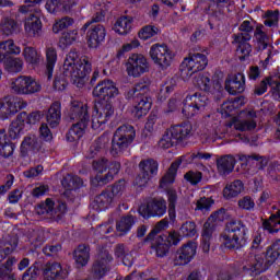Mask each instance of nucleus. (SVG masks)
Segmentation results:
<instances>
[{
  "label": "nucleus",
  "instance_id": "nucleus-1",
  "mask_svg": "<svg viewBox=\"0 0 280 280\" xmlns=\"http://www.w3.org/2000/svg\"><path fill=\"white\" fill-rule=\"evenodd\" d=\"M93 97H104V101H97L94 104L92 113V129L95 132H102L108 119L115 115V107H113V100L119 96V89L117 83L113 80H103L96 84L92 91Z\"/></svg>",
  "mask_w": 280,
  "mask_h": 280
},
{
  "label": "nucleus",
  "instance_id": "nucleus-2",
  "mask_svg": "<svg viewBox=\"0 0 280 280\" xmlns=\"http://www.w3.org/2000/svg\"><path fill=\"white\" fill-rule=\"evenodd\" d=\"M90 73L91 61L89 57L81 56L75 50H70L63 62V75L70 78L75 86L82 89L86 84Z\"/></svg>",
  "mask_w": 280,
  "mask_h": 280
},
{
  "label": "nucleus",
  "instance_id": "nucleus-3",
  "mask_svg": "<svg viewBox=\"0 0 280 280\" xmlns=\"http://www.w3.org/2000/svg\"><path fill=\"white\" fill-rule=\"evenodd\" d=\"M280 255V240L276 241L268 249L267 254H255V256L250 257L246 265L244 266V270L252 272V275H259L261 272H266L268 267L271 264H275L277 259H279Z\"/></svg>",
  "mask_w": 280,
  "mask_h": 280
},
{
  "label": "nucleus",
  "instance_id": "nucleus-4",
  "mask_svg": "<svg viewBox=\"0 0 280 280\" xmlns=\"http://www.w3.org/2000/svg\"><path fill=\"white\" fill-rule=\"evenodd\" d=\"M70 118L79 121L73 125L67 133V141L73 143V141H80V139L84 137L86 121H89V107L84 103L78 101L72 102L70 107Z\"/></svg>",
  "mask_w": 280,
  "mask_h": 280
},
{
  "label": "nucleus",
  "instance_id": "nucleus-5",
  "mask_svg": "<svg viewBox=\"0 0 280 280\" xmlns=\"http://www.w3.org/2000/svg\"><path fill=\"white\" fill-rule=\"evenodd\" d=\"M196 223L186 222L179 229V234L172 232L168 235L159 236L158 242H155V250L158 257H165L170 246H176L180 242V237H194L196 235Z\"/></svg>",
  "mask_w": 280,
  "mask_h": 280
},
{
  "label": "nucleus",
  "instance_id": "nucleus-6",
  "mask_svg": "<svg viewBox=\"0 0 280 280\" xmlns=\"http://www.w3.org/2000/svg\"><path fill=\"white\" fill-rule=\"evenodd\" d=\"M9 89L15 95H36L43 91V84L32 75H20L10 80Z\"/></svg>",
  "mask_w": 280,
  "mask_h": 280
},
{
  "label": "nucleus",
  "instance_id": "nucleus-7",
  "mask_svg": "<svg viewBox=\"0 0 280 280\" xmlns=\"http://www.w3.org/2000/svg\"><path fill=\"white\" fill-rule=\"evenodd\" d=\"M246 225L242 221H230L222 235L225 248H240L246 238Z\"/></svg>",
  "mask_w": 280,
  "mask_h": 280
},
{
  "label": "nucleus",
  "instance_id": "nucleus-8",
  "mask_svg": "<svg viewBox=\"0 0 280 280\" xmlns=\"http://www.w3.org/2000/svg\"><path fill=\"white\" fill-rule=\"evenodd\" d=\"M121 165L117 162L108 164L106 159L95 160L93 162V170L97 173L96 177L92 179V185H106L109 180H113L114 176L119 174Z\"/></svg>",
  "mask_w": 280,
  "mask_h": 280
},
{
  "label": "nucleus",
  "instance_id": "nucleus-9",
  "mask_svg": "<svg viewBox=\"0 0 280 280\" xmlns=\"http://www.w3.org/2000/svg\"><path fill=\"white\" fill-rule=\"evenodd\" d=\"M149 56L153 65L162 71H165V69L172 67V62H174V58H176V52L165 44H153L150 47Z\"/></svg>",
  "mask_w": 280,
  "mask_h": 280
},
{
  "label": "nucleus",
  "instance_id": "nucleus-10",
  "mask_svg": "<svg viewBox=\"0 0 280 280\" xmlns=\"http://www.w3.org/2000/svg\"><path fill=\"white\" fill-rule=\"evenodd\" d=\"M207 106H209V97L202 92H196L186 96L182 113L185 117H195L205 113Z\"/></svg>",
  "mask_w": 280,
  "mask_h": 280
},
{
  "label": "nucleus",
  "instance_id": "nucleus-11",
  "mask_svg": "<svg viewBox=\"0 0 280 280\" xmlns=\"http://www.w3.org/2000/svg\"><path fill=\"white\" fill-rule=\"evenodd\" d=\"M135 137L133 126L125 125L119 127L112 141V154H121L135 141Z\"/></svg>",
  "mask_w": 280,
  "mask_h": 280
},
{
  "label": "nucleus",
  "instance_id": "nucleus-12",
  "mask_svg": "<svg viewBox=\"0 0 280 280\" xmlns=\"http://www.w3.org/2000/svg\"><path fill=\"white\" fill-rule=\"evenodd\" d=\"M207 65V56L202 54H195L185 58L180 66L182 78L189 80L191 75H195L198 71H202Z\"/></svg>",
  "mask_w": 280,
  "mask_h": 280
},
{
  "label": "nucleus",
  "instance_id": "nucleus-13",
  "mask_svg": "<svg viewBox=\"0 0 280 280\" xmlns=\"http://www.w3.org/2000/svg\"><path fill=\"white\" fill-rule=\"evenodd\" d=\"M125 69L129 78H141L143 73L150 71L148 58L142 54H132L125 63Z\"/></svg>",
  "mask_w": 280,
  "mask_h": 280
},
{
  "label": "nucleus",
  "instance_id": "nucleus-14",
  "mask_svg": "<svg viewBox=\"0 0 280 280\" xmlns=\"http://www.w3.org/2000/svg\"><path fill=\"white\" fill-rule=\"evenodd\" d=\"M256 117L257 114L254 110L241 112L226 124V128H233L234 126L235 130H240L241 132L255 130L257 128Z\"/></svg>",
  "mask_w": 280,
  "mask_h": 280
},
{
  "label": "nucleus",
  "instance_id": "nucleus-15",
  "mask_svg": "<svg viewBox=\"0 0 280 280\" xmlns=\"http://www.w3.org/2000/svg\"><path fill=\"white\" fill-rule=\"evenodd\" d=\"M42 275L44 280H65L69 279L71 269L69 267H63L58 261H48L43 266Z\"/></svg>",
  "mask_w": 280,
  "mask_h": 280
},
{
  "label": "nucleus",
  "instance_id": "nucleus-16",
  "mask_svg": "<svg viewBox=\"0 0 280 280\" xmlns=\"http://www.w3.org/2000/svg\"><path fill=\"white\" fill-rule=\"evenodd\" d=\"M139 213L142 218H163L167 213V201L163 198L152 199L147 206L139 208Z\"/></svg>",
  "mask_w": 280,
  "mask_h": 280
},
{
  "label": "nucleus",
  "instance_id": "nucleus-17",
  "mask_svg": "<svg viewBox=\"0 0 280 280\" xmlns=\"http://www.w3.org/2000/svg\"><path fill=\"white\" fill-rule=\"evenodd\" d=\"M139 167L141 174L136 178L135 185L138 187H145L152 176L159 173V163L154 160H144L140 162Z\"/></svg>",
  "mask_w": 280,
  "mask_h": 280
},
{
  "label": "nucleus",
  "instance_id": "nucleus-18",
  "mask_svg": "<svg viewBox=\"0 0 280 280\" xmlns=\"http://www.w3.org/2000/svg\"><path fill=\"white\" fill-rule=\"evenodd\" d=\"M88 47L91 49H97L104 40H106V26L102 24L93 25L88 31Z\"/></svg>",
  "mask_w": 280,
  "mask_h": 280
},
{
  "label": "nucleus",
  "instance_id": "nucleus-19",
  "mask_svg": "<svg viewBox=\"0 0 280 280\" xmlns=\"http://www.w3.org/2000/svg\"><path fill=\"white\" fill-rule=\"evenodd\" d=\"M198 245L196 243L190 242L184 245L176 254L174 258L175 266H187L194 257H196V250Z\"/></svg>",
  "mask_w": 280,
  "mask_h": 280
},
{
  "label": "nucleus",
  "instance_id": "nucleus-20",
  "mask_svg": "<svg viewBox=\"0 0 280 280\" xmlns=\"http://www.w3.org/2000/svg\"><path fill=\"white\" fill-rule=\"evenodd\" d=\"M24 32L32 38H38L43 34V22H40V11L32 14L24 21Z\"/></svg>",
  "mask_w": 280,
  "mask_h": 280
},
{
  "label": "nucleus",
  "instance_id": "nucleus-21",
  "mask_svg": "<svg viewBox=\"0 0 280 280\" xmlns=\"http://www.w3.org/2000/svg\"><path fill=\"white\" fill-rule=\"evenodd\" d=\"M246 89V77L242 73L229 75L225 80V91L230 95H237V93H244Z\"/></svg>",
  "mask_w": 280,
  "mask_h": 280
},
{
  "label": "nucleus",
  "instance_id": "nucleus-22",
  "mask_svg": "<svg viewBox=\"0 0 280 280\" xmlns=\"http://www.w3.org/2000/svg\"><path fill=\"white\" fill-rule=\"evenodd\" d=\"M248 40H250V34L234 35L233 44L237 46L236 55L240 60H246L250 56L252 48Z\"/></svg>",
  "mask_w": 280,
  "mask_h": 280
},
{
  "label": "nucleus",
  "instance_id": "nucleus-23",
  "mask_svg": "<svg viewBox=\"0 0 280 280\" xmlns=\"http://www.w3.org/2000/svg\"><path fill=\"white\" fill-rule=\"evenodd\" d=\"M19 110H21V105L14 97L8 96L0 101V119H10Z\"/></svg>",
  "mask_w": 280,
  "mask_h": 280
},
{
  "label": "nucleus",
  "instance_id": "nucleus-24",
  "mask_svg": "<svg viewBox=\"0 0 280 280\" xmlns=\"http://www.w3.org/2000/svg\"><path fill=\"white\" fill-rule=\"evenodd\" d=\"M205 121H207L209 141H217V139L224 137V131L220 128V118H218V115H208Z\"/></svg>",
  "mask_w": 280,
  "mask_h": 280
},
{
  "label": "nucleus",
  "instance_id": "nucleus-25",
  "mask_svg": "<svg viewBox=\"0 0 280 280\" xmlns=\"http://www.w3.org/2000/svg\"><path fill=\"white\" fill-rule=\"evenodd\" d=\"M110 261H113V257L108 255V250H104L98 255L93 266V272L97 279H102V277L108 272V264H110Z\"/></svg>",
  "mask_w": 280,
  "mask_h": 280
},
{
  "label": "nucleus",
  "instance_id": "nucleus-26",
  "mask_svg": "<svg viewBox=\"0 0 280 280\" xmlns=\"http://www.w3.org/2000/svg\"><path fill=\"white\" fill-rule=\"evenodd\" d=\"M133 21L132 16H120L116 20L112 30L115 34H118V36H128V34L132 32Z\"/></svg>",
  "mask_w": 280,
  "mask_h": 280
},
{
  "label": "nucleus",
  "instance_id": "nucleus-27",
  "mask_svg": "<svg viewBox=\"0 0 280 280\" xmlns=\"http://www.w3.org/2000/svg\"><path fill=\"white\" fill-rule=\"evenodd\" d=\"M65 209H67V206L65 203L56 206V202L51 199H46L44 203H40L36 209V213L38 215H45V213L49 215H56L58 211L61 213H65Z\"/></svg>",
  "mask_w": 280,
  "mask_h": 280
},
{
  "label": "nucleus",
  "instance_id": "nucleus-28",
  "mask_svg": "<svg viewBox=\"0 0 280 280\" xmlns=\"http://www.w3.org/2000/svg\"><path fill=\"white\" fill-rule=\"evenodd\" d=\"M224 220H226V211L224 209H220L219 211L212 213L203 225V237H206V240L211 237L214 226L213 222H224Z\"/></svg>",
  "mask_w": 280,
  "mask_h": 280
},
{
  "label": "nucleus",
  "instance_id": "nucleus-29",
  "mask_svg": "<svg viewBox=\"0 0 280 280\" xmlns=\"http://www.w3.org/2000/svg\"><path fill=\"white\" fill-rule=\"evenodd\" d=\"M268 86H271L272 95L276 100H280V81L275 79H267L262 81L258 86L255 89L256 95H264L268 91Z\"/></svg>",
  "mask_w": 280,
  "mask_h": 280
},
{
  "label": "nucleus",
  "instance_id": "nucleus-30",
  "mask_svg": "<svg viewBox=\"0 0 280 280\" xmlns=\"http://www.w3.org/2000/svg\"><path fill=\"white\" fill-rule=\"evenodd\" d=\"M237 160L233 155H225L217 161V168L221 176H226L235 170V164Z\"/></svg>",
  "mask_w": 280,
  "mask_h": 280
},
{
  "label": "nucleus",
  "instance_id": "nucleus-31",
  "mask_svg": "<svg viewBox=\"0 0 280 280\" xmlns=\"http://www.w3.org/2000/svg\"><path fill=\"white\" fill-rule=\"evenodd\" d=\"M0 62L3 63L5 71L9 73H21L23 71V59L19 57H1Z\"/></svg>",
  "mask_w": 280,
  "mask_h": 280
},
{
  "label": "nucleus",
  "instance_id": "nucleus-32",
  "mask_svg": "<svg viewBox=\"0 0 280 280\" xmlns=\"http://www.w3.org/2000/svg\"><path fill=\"white\" fill-rule=\"evenodd\" d=\"M22 56L28 67L36 68L43 62V56L34 47H25Z\"/></svg>",
  "mask_w": 280,
  "mask_h": 280
},
{
  "label": "nucleus",
  "instance_id": "nucleus-33",
  "mask_svg": "<svg viewBox=\"0 0 280 280\" xmlns=\"http://www.w3.org/2000/svg\"><path fill=\"white\" fill-rule=\"evenodd\" d=\"M21 54V47L14 44V40L8 39L0 43V58H9L12 56H19Z\"/></svg>",
  "mask_w": 280,
  "mask_h": 280
},
{
  "label": "nucleus",
  "instance_id": "nucleus-34",
  "mask_svg": "<svg viewBox=\"0 0 280 280\" xmlns=\"http://www.w3.org/2000/svg\"><path fill=\"white\" fill-rule=\"evenodd\" d=\"M43 115L40 112H33L27 114L26 112H22L18 115L19 121L22 122L23 127L28 130L31 126L34 124H38L40 121Z\"/></svg>",
  "mask_w": 280,
  "mask_h": 280
},
{
  "label": "nucleus",
  "instance_id": "nucleus-35",
  "mask_svg": "<svg viewBox=\"0 0 280 280\" xmlns=\"http://www.w3.org/2000/svg\"><path fill=\"white\" fill-rule=\"evenodd\" d=\"M180 166V160H177L174 162L171 167L168 168L167 173L162 177L160 182L161 189H167L172 183H174L176 178V172L178 167Z\"/></svg>",
  "mask_w": 280,
  "mask_h": 280
},
{
  "label": "nucleus",
  "instance_id": "nucleus-36",
  "mask_svg": "<svg viewBox=\"0 0 280 280\" xmlns=\"http://www.w3.org/2000/svg\"><path fill=\"white\" fill-rule=\"evenodd\" d=\"M14 153V143L5 136V130H0V155L8 159Z\"/></svg>",
  "mask_w": 280,
  "mask_h": 280
},
{
  "label": "nucleus",
  "instance_id": "nucleus-37",
  "mask_svg": "<svg viewBox=\"0 0 280 280\" xmlns=\"http://www.w3.org/2000/svg\"><path fill=\"white\" fill-rule=\"evenodd\" d=\"M174 139L178 141H183V139H187L189 135H191V124L186 122L184 125H176L170 128Z\"/></svg>",
  "mask_w": 280,
  "mask_h": 280
},
{
  "label": "nucleus",
  "instance_id": "nucleus-38",
  "mask_svg": "<svg viewBox=\"0 0 280 280\" xmlns=\"http://www.w3.org/2000/svg\"><path fill=\"white\" fill-rule=\"evenodd\" d=\"M152 108V98L142 97L138 104L131 109L133 116L138 119L143 117V115H148V110Z\"/></svg>",
  "mask_w": 280,
  "mask_h": 280
},
{
  "label": "nucleus",
  "instance_id": "nucleus-39",
  "mask_svg": "<svg viewBox=\"0 0 280 280\" xmlns=\"http://www.w3.org/2000/svg\"><path fill=\"white\" fill-rule=\"evenodd\" d=\"M58 61V52L56 48L48 47L46 49V69H47V77L48 80H51L54 75V68L56 67V62Z\"/></svg>",
  "mask_w": 280,
  "mask_h": 280
},
{
  "label": "nucleus",
  "instance_id": "nucleus-40",
  "mask_svg": "<svg viewBox=\"0 0 280 280\" xmlns=\"http://www.w3.org/2000/svg\"><path fill=\"white\" fill-rule=\"evenodd\" d=\"M242 191H244V183H242V180H234L225 186L223 189V196L230 200V198H236V196H240Z\"/></svg>",
  "mask_w": 280,
  "mask_h": 280
},
{
  "label": "nucleus",
  "instance_id": "nucleus-41",
  "mask_svg": "<svg viewBox=\"0 0 280 280\" xmlns=\"http://www.w3.org/2000/svg\"><path fill=\"white\" fill-rule=\"evenodd\" d=\"M60 117H61L60 103L55 102L48 109V114L46 116L47 124H49V126H51V128H56V126H58V124H60Z\"/></svg>",
  "mask_w": 280,
  "mask_h": 280
},
{
  "label": "nucleus",
  "instance_id": "nucleus-42",
  "mask_svg": "<svg viewBox=\"0 0 280 280\" xmlns=\"http://www.w3.org/2000/svg\"><path fill=\"white\" fill-rule=\"evenodd\" d=\"M90 259V253H89V247L85 245H80L75 250H74V260L75 264L79 268H82L89 264Z\"/></svg>",
  "mask_w": 280,
  "mask_h": 280
},
{
  "label": "nucleus",
  "instance_id": "nucleus-43",
  "mask_svg": "<svg viewBox=\"0 0 280 280\" xmlns=\"http://www.w3.org/2000/svg\"><path fill=\"white\" fill-rule=\"evenodd\" d=\"M115 256L117 259L121 260L124 266L130 268L132 266L135 258L132 257V253H128L126 246L118 245L115 249Z\"/></svg>",
  "mask_w": 280,
  "mask_h": 280
},
{
  "label": "nucleus",
  "instance_id": "nucleus-44",
  "mask_svg": "<svg viewBox=\"0 0 280 280\" xmlns=\"http://www.w3.org/2000/svg\"><path fill=\"white\" fill-rule=\"evenodd\" d=\"M115 200V197L109 191H105L95 198V205L98 207L100 211H106Z\"/></svg>",
  "mask_w": 280,
  "mask_h": 280
},
{
  "label": "nucleus",
  "instance_id": "nucleus-45",
  "mask_svg": "<svg viewBox=\"0 0 280 280\" xmlns=\"http://www.w3.org/2000/svg\"><path fill=\"white\" fill-rule=\"evenodd\" d=\"M262 226L268 233H279L280 231V210L271 214L269 220L264 221Z\"/></svg>",
  "mask_w": 280,
  "mask_h": 280
},
{
  "label": "nucleus",
  "instance_id": "nucleus-46",
  "mask_svg": "<svg viewBox=\"0 0 280 280\" xmlns=\"http://www.w3.org/2000/svg\"><path fill=\"white\" fill-rule=\"evenodd\" d=\"M16 30H19V24H16V21L10 18L2 19L0 23V34H3L4 36H12Z\"/></svg>",
  "mask_w": 280,
  "mask_h": 280
},
{
  "label": "nucleus",
  "instance_id": "nucleus-47",
  "mask_svg": "<svg viewBox=\"0 0 280 280\" xmlns=\"http://www.w3.org/2000/svg\"><path fill=\"white\" fill-rule=\"evenodd\" d=\"M16 246H19L16 237L7 243L0 242V261H3L8 255H12L16 250Z\"/></svg>",
  "mask_w": 280,
  "mask_h": 280
},
{
  "label": "nucleus",
  "instance_id": "nucleus-48",
  "mask_svg": "<svg viewBox=\"0 0 280 280\" xmlns=\"http://www.w3.org/2000/svg\"><path fill=\"white\" fill-rule=\"evenodd\" d=\"M161 33V30L154 25H145L138 32L140 40H150Z\"/></svg>",
  "mask_w": 280,
  "mask_h": 280
},
{
  "label": "nucleus",
  "instance_id": "nucleus-49",
  "mask_svg": "<svg viewBox=\"0 0 280 280\" xmlns=\"http://www.w3.org/2000/svg\"><path fill=\"white\" fill-rule=\"evenodd\" d=\"M192 84L201 91H211V78L209 74H197L192 79Z\"/></svg>",
  "mask_w": 280,
  "mask_h": 280
},
{
  "label": "nucleus",
  "instance_id": "nucleus-50",
  "mask_svg": "<svg viewBox=\"0 0 280 280\" xmlns=\"http://www.w3.org/2000/svg\"><path fill=\"white\" fill-rule=\"evenodd\" d=\"M150 89V82L142 80L138 82L133 89L127 92L128 100H132V97H139V95H143Z\"/></svg>",
  "mask_w": 280,
  "mask_h": 280
},
{
  "label": "nucleus",
  "instance_id": "nucleus-51",
  "mask_svg": "<svg viewBox=\"0 0 280 280\" xmlns=\"http://www.w3.org/2000/svg\"><path fill=\"white\" fill-rule=\"evenodd\" d=\"M166 196L168 200V215L171 220H174V218H176V201L178 200V195L174 188H168L166 190Z\"/></svg>",
  "mask_w": 280,
  "mask_h": 280
},
{
  "label": "nucleus",
  "instance_id": "nucleus-52",
  "mask_svg": "<svg viewBox=\"0 0 280 280\" xmlns=\"http://www.w3.org/2000/svg\"><path fill=\"white\" fill-rule=\"evenodd\" d=\"M78 40V31H69L63 33L59 39V47L61 49H67L70 45H73Z\"/></svg>",
  "mask_w": 280,
  "mask_h": 280
},
{
  "label": "nucleus",
  "instance_id": "nucleus-53",
  "mask_svg": "<svg viewBox=\"0 0 280 280\" xmlns=\"http://www.w3.org/2000/svg\"><path fill=\"white\" fill-rule=\"evenodd\" d=\"M242 106V98H236L234 101H226L221 105V115L223 117H229L235 108H240Z\"/></svg>",
  "mask_w": 280,
  "mask_h": 280
},
{
  "label": "nucleus",
  "instance_id": "nucleus-54",
  "mask_svg": "<svg viewBox=\"0 0 280 280\" xmlns=\"http://www.w3.org/2000/svg\"><path fill=\"white\" fill-rule=\"evenodd\" d=\"M98 8H96L97 12L94 15V18L92 19V22H88L83 25V32H86V30H89V27L91 26V23H100V21H104L105 16H106V3H97Z\"/></svg>",
  "mask_w": 280,
  "mask_h": 280
},
{
  "label": "nucleus",
  "instance_id": "nucleus-55",
  "mask_svg": "<svg viewBox=\"0 0 280 280\" xmlns=\"http://www.w3.org/2000/svg\"><path fill=\"white\" fill-rule=\"evenodd\" d=\"M25 130H27L21 121H19V118L16 117V119L11 124L10 128H9V137L11 139H19L23 132H25Z\"/></svg>",
  "mask_w": 280,
  "mask_h": 280
},
{
  "label": "nucleus",
  "instance_id": "nucleus-56",
  "mask_svg": "<svg viewBox=\"0 0 280 280\" xmlns=\"http://www.w3.org/2000/svg\"><path fill=\"white\" fill-rule=\"evenodd\" d=\"M61 185L66 187V189H78L82 187L83 182L78 176L67 175L61 182Z\"/></svg>",
  "mask_w": 280,
  "mask_h": 280
},
{
  "label": "nucleus",
  "instance_id": "nucleus-57",
  "mask_svg": "<svg viewBox=\"0 0 280 280\" xmlns=\"http://www.w3.org/2000/svg\"><path fill=\"white\" fill-rule=\"evenodd\" d=\"M177 140L174 138V133H172V129H168L161 140L159 141V148H162L163 150H167L176 143Z\"/></svg>",
  "mask_w": 280,
  "mask_h": 280
},
{
  "label": "nucleus",
  "instance_id": "nucleus-58",
  "mask_svg": "<svg viewBox=\"0 0 280 280\" xmlns=\"http://www.w3.org/2000/svg\"><path fill=\"white\" fill-rule=\"evenodd\" d=\"M132 224H135V219H132L131 215L129 217H124L120 219V221L117 223L116 229L119 233H128L130 229H132Z\"/></svg>",
  "mask_w": 280,
  "mask_h": 280
},
{
  "label": "nucleus",
  "instance_id": "nucleus-59",
  "mask_svg": "<svg viewBox=\"0 0 280 280\" xmlns=\"http://www.w3.org/2000/svg\"><path fill=\"white\" fill-rule=\"evenodd\" d=\"M71 25H73V19L63 18L52 25V32L54 34H60L62 30H67L68 27H71Z\"/></svg>",
  "mask_w": 280,
  "mask_h": 280
},
{
  "label": "nucleus",
  "instance_id": "nucleus-60",
  "mask_svg": "<svg viewBox=\"0 0 280 280\" xmlns=\"http://www.w3.org/2000/svg\"><path fill=\"white\" fill-rule=\"evenodd\" d=\"M12 266H14V259L8 260L5 266L0 268V280H14V276L10 273Z\"/></svg>",
  "mask_w": 280,
  "mask_h": 280
},
{
  "label": "nucleus",
  "instance_id": "nucleus-61",
  "mask_svg": "<svg viewBox=\"0 0 280 280\" xmlns=\"http://www.w3.org/2000/svg\"><path fill=\"white\" fill-rule=\"evenodd\" d=\"M105 143L102 142V139L96 140L89 149L88 151V159H95V156H97V154H100L102 152V150H104L105 148Z\"/></svg>",
  "mask_w": 280,
  "mask_h": 280
},
{
  "label": "nucleus",
  "instance_id": "nucleus-62",
  "mask_svg": "<svg viewBox=\"0 0 280 280\" xmlns=\"http://www.w3.org/2000/svg\"><path fill=\"white\" fill-rule=\"evenodd\" d=\"M46 10L50 14H56V12H60V10H67V8L62 5V0H47Z\"/></svg>",
  "mask_w": 280,
  "mask_h": 280
},
{
  "label": "nucleus",
  "instance_id": "nucleus-63",
  "mask_svg": "<svg viewBox=\"0 0 280 280\" xmlns=\"http://www.w3.org/2000/svg\"><path fill=\"white\" fill-rule=\"evenodd\" d=\"M124 191H126V180H119L112 187L109 194L117 200V198L124 196Z\"/></svg>",
  "mask_w": 280,
  "mask_h": 280
},
{
  "label": "nucleus",
  "instance_id": "nucleus-64",
  "mask_svg": "<svg viewBox=\"0 0 280 280\" xmlns=\"http://www.w3.org/2000/svg\"><path fill=\"white\" fill-rule=\"evenodd\" d=\"M277 23H279V11H268L265 14V25L267 27H273Z\"/></svg>",
  "mask_w": 280,
  "mask_h": 280
}]
</instances>
